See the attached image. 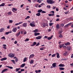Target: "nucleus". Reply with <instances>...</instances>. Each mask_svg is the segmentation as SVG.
Wrapping results in <instances>:
<instances>
[{"label":"nucleus","instance_id":"nucleus-1","mask_svg":"<svg viewBox=\"0 0 73 73\" xmlns=\"http://www.w3.org/2000/svg\"><path fill=\"white\" fill-rule=\"evenodd\" d=\"M46 2L48 4H52L54 3V1H53L52 0H47Z\"/></svg>","mask_w":73,"mask_h":73},{"label":"nucleus","instance_id":"nucleus-2","mask_svg":"<svg viewBox=\"0 0 73 73\" xmlns=\"http://www.w3.org/2000/svg\"><path fill=\"white\" fill-rule=\"evenodd\" d=\"M8 56H9V57L13 58V57H15V54H14L10 53L8 55Z\"/></svg>","mask_w":73,"mask_h":73},{"label":"nucleus","instance_id":"nucleus-3","mask_svg":"<svg viewBox=\"0 0 73 73\" xmlns=\"http://www.w3.org/2000/svg\"><path fill=\"white\" fill-rule=\"evenodd\" d=\"M8 71V69L5 68L2 70V72H1V73H3L4 72H7V71Z\"/></svg>","mask_w":73,"mask_h":73},{"label":"nucleus","instance_id":"nucleus-4","mask_svg":"<svg viewBox=\"0 0 73 73\" xmlns=\"http://www.w3.org/2000/svg\"><path fill=\"white\" fill-rule=\"evenodd\" d=\"M17 31V28L14 27L13 29L12 30L13 32H16Z\"/></svg>","mask_w":73,"mask_h":73},{"label":"nucleus","instance_id":"nucleus-5","mask_svg":"<svg viewBox=\"0 0 73 73\" xmlns=\"http://www.w3.org/2000/svg\"><path fill=\"white\" fill-rule=\"evenodd\" d=\"M42 37V36H38L36 37V40H40V39H41V38Z\"/></svg>","mask_w":73,"mask_h":73},{"label":"nucleus","instance_id":"nucleus-6","mask_svg":"<svg viewBox=\"0 0 73 73\" xmlns=\"http://www.w3.org/2000/svg\"><path fill=\"white\" fill-rule=\"evenodd\" d=\"M27 23H24L23 24V26L24 27H27Z\"/></svg>","mask_w":73,"mask_h":73},{"label":"nucleus","instance_id":"nucleus-7","mask_svg":"<svg viewBox=\"0 0 73 73\" xmlns=\"http://www.w3.org/2000/svg\"><path fill=\"white\" fill-rule=\"evenodd\" d=\"M57 63H54L52 64V66L54 68H56V64Z\"/></svg>","mask_w":73,"mask_h":73},{"label":"nucleus","instance_id":"nucleus-8","mask_svg":"<svg viewBox=\"0 0 73 73\" xmlns=\"http://www.w3.org/2000/svg\"><path fill=\"white\" fill-rule=\"evenodd\" d=\"M30 25L31 27H36V25H35L34 24H33L32 23H30Z\"/></svg>","mask_w":73,"mask_h":73},{"label":"nucleus","instance_id":"nucleus-9","mask_svg":"<svg viewBox=\"0 0 73 73\" xmlns=\"http://www.w3.org/2000/svg\"><path fill=\"white\" fill-rule=\"evenodd\" d=\"M35 56V55L34 54L31 55L29 57V59H30L31 58H33V57Z\"/></svg>","mask_w":73,"mask_h":73},{"label":"nucleus","instance_id":"nucleus-10","mask_svg":"<svg viewBox=\"0 0 73 73\" xmlns=\"http://www.w3.org/2000/svg\"><path fill=\"white\" fill-rule=\"evenodd\" d=\"M7 59V58H2L1 59V61H4V60H6Z\"/></svg>","mask_w":73,"mask_h":73},{"label":"nucleus","instance_id":"nucleus-11","mask_svg":"<svg viewBox=\"0 0 73 73\" xmlns=\"http://www.w3.org/2000/svg\"><path fill=\"white\" fill-rule=\"evenodd\" d=\"M53 36L52 35L50 37H48V38H47L48 40H51Z\"/></svg>","mask_w":73,"mask_h":73},{"label":"nucleus","instance_id":"nucleus-12","mask_svg":"<svg viewBox=\"0 0 73 73\" xmlns=\"http://www.w3.org/2000/svg\"><path fill=\"white\" fill-rule=\"evenodd\" d=\"M58 66L59 67H64V64H60L58 65Z\"/></svg>","mask_w":73,"mask_h":73},{"label":"nucleus","instance_id":"nucleus-13","mask_svg":"<svg viewBox=\"0 0 73 73\" xmlns=\"http://www.w3.org/2000/svg\"><path fill=\"white\" fill-rule=\"evenodd\" d=\"M12 33V31H9L8 32H6L5 33V35H8V34L9 33Z\"/></svg>","mask_w":73,"mask_h":73},{"label":"nucleus","instance_id":"nucleus-14","mask_svg":"<svg viewBox=\"0 0 73 73\" xmlns=\"http://www.w3.org/2000/svg\"><path fill=\"white\" fill-rule=\"evenodd\" d=\"M37 44V43L36 42H34L31 45V46H35V45H36Z\"/></svg>","mask_w":73,"mask_h":73},{"label":"nucleus","instance_id":"nucleus-15","mask_svg":"<svg viewBox=\"0 0 73 73\" xmlns=\"http://www.w3.org/2000/svg\"><path fill=\"white\" fill-rule=\"evenodd\" d=\"M25 64L24 63L22 64L21 66V68H23V67H24V66H25Z\"/></svg>","mask_w":73,"mask_h":73},{"label":"nucleus","instance_id":"nucleus-16","mask_svg":"<svg viewBox=\"0 0 73 73\" xmlns=\"http://www.w3.org/2000/svg\"><path fill=\"white\" fill-rule=\"evenodd\" d=\"M3 31H4V28H2L0 30V32H2Z\"/></svg>","mask_w":73,"mask_h":73},{"label":"nucleus","instance_id":"nucleus-17","mask_svg":"<svg viewBox=\"0 0 73 73\" xmlns=\"http://www.w3.org/2000/svg\"><path fill=\"white\" fill-rule=\"evenodd\" d=\"M56 27L57 29H59L60 28V26H59V24H58L56 25Z\"/></svg>","mask_w":73,"mask_h":73},{"label":"nucleus","instance_id":"nucleus-18","mask_svg":"<svg viewBox=\"0 0 73 73\" xmlns=\"http://www.w3.org/2000/svg\"><path fill=\"white\" fill-rule=\"evenodd\" d=\"M5 5V3H3L1 4L0 5V7H4Z\"/></svg>","mask_w":73,"mask_h":73},{"label":"nucleus","instance_id":"nucleus-19","mask_svg":"<svg viewBox=\"0 0 73 73\" xmlns=\"http://www.w3.org/2000/svg\"><path fill=\"white\" fill-rule=\"evenodd\" d=\"M59 69L60 70H64V68L62 67H59Z\"/></svg>","mask_w":73,"mask_h":73},{"label":"nucleus","instance_id":"nucleus-20","mask_svg":"<svg viewBox=\"0 0 73 73\" xmlns=\"http://www.w3.org/2000/svg\"><path fill=\"white\" fill-rule=\"evenodd\" d=\"M13 10L15 11H17V8H13L12 9L13 11Z\"/></svg>","mask_w":73,"mask_h":73},{"label":"nucleus","instance_id":"nucleus-21","mask_svg":"<svg viewBox=\"0 0 73 73\" xmlns=\"http://www.w3.org/2000/svg\"><path fill=\"white\" fill-rule=\"evenodd\" d=\"M57 54V58H60V54H59V53H56Z\"/></svg>","mask_w":73,"mask_h":73},{"label":"nucleus","instance_id":"nucleus-22","mask_svg":"<svg viewBox=\"0 0 73 73\" xmlns=\"http://www.w3.org/2000/svg\"><path fill=\"white\" fill-rule=\"evenodd\" d=\"M54 14L51 13L48 14V16H54Z\"/></svg>","mask_w":73,"mask_h":73},{"label":"nucleus","instance_id":"nucleus-23","mask_svg":"<svg viewBox=\"0 0 73 73\" xmlns=\"http://www.w3.org/2000/svg\"><path fill=\"white\" fill-rule=\"evenodd\" d=\"M67 48L68 50H70V49H71V47H67Z\"/></svg>","mask_w":73,"mask_h":73},{"label":"nucleus","instance_id":"nucleus-24","mask_svg":"<svg viewBox=\"0 0 73 73\" xmlns=\"http://www.w3.org/2000/svg\"><path fill=\"white\" fill-rule=\"evenodd\" d=\"M64 46V44H62L61 45L60 44L59 46V47L60 48H61L62 46Z\"/></svg>","mask_w":73,"mask_h":73},{"label":"nucleus","instance_id":"nucleus-25","mask_svg":"<svg viewBox=\"0 0 73 73\" xmlns=\"http://www.w3.org/2000/svg\"><path fill=\"white\" fill-rule=\"evenodd\" d=\"M20 35V32H19L18 33L16 34V36H18L19 35Z\"/></svg>","mask_w":73,"mask_h":73},{"label":"nucleus","instance_id":"nucleus-26","mask_svg":"<svg viewBox=\"0 0 73 73\" xmlns=\"http://www.w3.org/2000/svg\"><path fill=\"white\" fill-rule=\"evenodd\" d=\"M8 15H10L12 14V12L11 11H9L7 13Z\"/></svg>","mask_w":73,"mask_h":73},{"label":"nucleus","instance_id":"nucleus-27","mask_svg":"<svg viewBox=\"0 0 73 73\" xmlns=\"http://www.w3.org/2000/svg\"><path fill=\"white\" fill-rule=\"evenodd\" d=\"M21 68H16V72H18V71H19V70H20V69Z\"/></svg>","mask_w":73,"mask_h":73},{"label":"nucleus","instance_id":"nucleus-28","mask_svg":"<svg viewBox=\"0 0 73 73\" xmlns=\"http://www.w3.org/2000/svg\"><path fill=\"white\" fill-rule=\"evenodd\" d=\"M6 67H7V68H10V69H13V67H12L7 66Z\"/></svg>","mask_w":73,"mask_h":73},{"label":"nucleus","instance_id":"nucleus-29","mask_svg":"<svg viewBox=\"0 0 73 73\" xmlns=\"http://www.w3.org/2000/svg\"><path fill=\"white\" fill-rule=\"evenodd\" d=\"M65 45L67 46L68 45H70V43L69 42H67L65 44Z\"/></svg>","mask_w":73,"mask_h":73},{"label":"nucleus","instance_id":"nucleus-30","mask_svg":"<svg viewBox=\"0 0 73 73\" xmlns=\"http://www.w3.org/2000/svg\"><path fill=\"white\" fill-rule=\"evenodd\" d=\"M40 13H38L36 14V16H40Z\"/></svg>","mask_w":73,"mask_h":73},{"label":"nucleus","instance_id":"nucleus-31","mask_svg":"<svg viewBox=\"0 0 73 73\" xmlns=\"http://www.w3.org/2000/svg\"><path fill=\"white\" fill-rule=\"evenodd\" d=\"M27 57L25 58L23 60V62H25V61H27Z\"/></svg>","mask_w":73,"mask_h":73},{"label":"nucleus","instance_id":"nucleus-32","mask_svg":"<svg viewBox=\"0 0 73 73\" xmlns=\"http://www.w3.org/2000/svg\"><path fill=\"white\" fill-rule=\"evenodd\" d=\"M42 10L40 9L38 10L37 12H40V13H41V12H42Z\"/></svg>","mask_w":73,"mask_h":73},{"label":"nucleus","instance_id":"nucleus-33","mask_svg":"<svg viewBox=\"0 0 73 73\" xmlns=\"http://www.w3.org/2000/svg\"><path fill=\"white\" fill-rule=\"evenodd\" d=\"M46 8H49V9L50 8V5H48L46 6Z\"/></svg>","mask_w":73,"mask_h":73},{"label":"nucleus","instance_id":"nucleus-34","mask_svg":"<svg viewBox=\"0 0 73 73\" xmlns=\"http://www.w3.org/2000/svg\"><path fill=\"white\" fill-rule=\"evenodd\" d=\"M70 24H68L66 25H65L64 26V27H68V25H70Z\"/></svg>","mask_w":73,"mask_h":73},{"label":"nucleus","instance_id":"nucleus-35","mask_svg":"<svg viewBox=\"0 0 73 73\" xmlns=\"http://www.w3.org/2000/svg\"><path fill=\"white\" fill-rule=\"evenodd\" d=\"M37 2H39V3H40L41 2V0H38L37 1Z\"/></svg>","mask_w":73,"mask_h":73},{"label":"nucleus","instance_id":"nucleus-36","mask_svg":"<svg viewBox=\"0 0 73 73\" xmlns=\"http://www.w3.org/2000/svg\"><path fill=\"white\" fill-rule=\"evenodd\" d=\"M30 17L29 16H27V17L25 18V20H27V19H29Z\"/></svg>","mask_w":73,"mask_h":73},{"label":"nucleus","instance_id":"nucleus-37","mask_svg":"<svg viewBox=\"0 0 73 73\" xmlns=\"http://www.w3.org/2000/svg\"><path fill=\"white\" fill-rule=\"evenodd\" d=\"M33 31L34 32H38V30H37V29H36L35 30H34Z\"/></svg>","mask_w":73,"mask_h":73},{"label":"nucleus","instance_id":"nucleus-38","mask_svg":"<svg viewBox=\"0 0 73 73\" xmlns=\"http://www.w3.org/2000/svg\"><path fill=\"white\" fill-rule=\"evenodd\" d=\"M13 22V21L12 20H9V23H12V22Z\"/></svg>","mask_w":73,"mask_h":73},{"label":"nucleus","instance_id":"nucleus-39","mask_svg":"<svg viewBox=\"0 0 73 73\" xmlns=\"http://www.w3.org/2000/svg\"><path fill=\"white\" fill-rule=\"evenodd\" d=\"M67 54H68V53L66 52L64 53V56H66V55H67Z\"/></svg>","mask_w":73,"mask_h":73},{"label":"nucleus","instance_id":"nucleus-40","mask_svg":"<svg viewBox=\"0 0 73 73\" xmlns=\"http://www.w3.org/2000/svg\"><path fill=\"white\" fill-rule=\"evenodd\" d=\"M40 49L41 50H43L44 49V47L41 48H40Z\"/></svg>","mask_w":73,"mask_h":73},{"label":"nucleus","instance_id":"nucleus-41","mask_svg":"<svg viewBox=\"0 0 73 73\" xmlns=\"http://www.w3.org/2000/svg\"><path fill=\"white\" fill-rule=\"evenodd\" d=\"M53 23H49L50 26H52L53 25Z\"/></svg>","mask_w":73,"mask_h":73},{"label":"nucleus","instance_id":"nucleus-42","mask_svg":"<svg viewBox=\"0 0 73 73\" xmlns=\"http://www.w3.org/2000/svg\"><path fill=\"white\" fill-rule=\"evenodd\" d=\"M56 54H52V57H55V56H56Z\"/></svg>","mask_w":73,"mask_h":73},{"label":"nucleus","instance_id":"nucleus-43","mask_svg":"<svg viewBox=\"0 0 73 73\" xmlns=\"http://www.w3.org/2000/svg\"><path fill=\"white\" fill-rule=\"evenodd\" d=\"M59 37L60 38H61V37H62V35L61 34H60L59 35Z\"/></svg>","mask_w":73,"mask_h":73},{"label":"nucleus","instance_id":"nucleus-44","mask_svg":"<svg viewBox=\"0 0 73 73\" xmlns=\"http://www.w3.org/2000/svg\"><path fill=\"white\" fill-rule=\"evenodd\" d=\"M30 64H33V60H31L30 62Z\"/></svg>","mask_w":73,"mask_h":73},{"label":"nucleus","instance_id":"nucleus-45","mask_svg":"<svg viewBox=\"0 0 73 73\" xmlns=\"http://www.w3.org/2000/svg\"><path fill=\"white\" fill-rule=\"evenodd\" d=\"M42 25L43 26V27H46V24H45V23L43 24Z\"/></svg>","mask_w":73,"mask_h":73},{"label":"nucleus","instance_id":"nucleus-46","mask_svg":"<svg viewBox=\"0 0 73 73\" xmlns=\"http://www.w3.org/2000/svg\"><path fill=\"white\" fill-rule=\"evenodd\" d=\"M1 38L5 40V36H3Z\"/></svg>","mask_w":73,"mask_h":73},{"label":"nucleus","instance_id":"nucleus-47","mask_svg":"<svg viewBox=\"0 0 73 73\" xmlns=\"http://www.w3.org/2000/svg\"><path fill=\"white\" fill-rule=\"evenodd\" d=\"M46 13V11H42V13Z\"/></svg>","mask_w":73,"mask_h":73},{"label":"nucleus","instance_id":"nucleus-48","mask_svg":"<svg viewBox=\"0 0 73 73\" xmlns=\"http://www.w3.org/2000/svg\"><path fill=\"white\" fill-rule=\"evenodd\" d=\"M50 13H52V14H54V11H52L51 12H50Z\"/></svg>","mask_w":73,"mask_h":73},{"label":"nucleus","instance_id":"nucleus-49","mask_svg":"<svg viewBox=\"0 0 73 73\" xmlns=\"http://www.w3.org/2000/svg\"><path fill=\"white\" fill-rule=\"evenodd\" d=\"M40 45V43H38L36 45V46H38Z\"/></svg>","mask_w":73,"mask_h":73},{"label":"nucleus","instance_id":"nucleus-50","mask_svg":"<svg viewBox=\"0 0 73 73\" xmlns=\"http://www.w3.org/2000/svg\"><path fill=\"white\" fill-rule=\"evenodd\" d=\"M29 41V39L26 38L25 40V41Z\"/></svg>","mask_w":73,"mask_h":73},{"label":"nucleus","instance_id":"nucleus-51","mask_svg":"<svg viewBox=\"0 0 73 73\" xmlns=\"http://www.w3.org/2000/svg\"><path fill=\"white\" fill-rule=\"evenodd\" d=\"M64 24H62L61 25V27H64Z\"/></svg>","mask_w":73,"mask_h":73},{"label":"nucleus","instance_id":"nucleus-52","mask_svg":"<svg viewBox=\"0 0 73 73\" xmlns=\"http://www.w3.org/2000/svg\"><path fill=\"white\" fill-rule=\"evenodd\" d=\"M23 5H24L23 4V5H21V7L23 8Z\"/></svg>","mask_w":73,"mask_h":73},{"label":"nucleus","instance_id":"nucleus-53","mask_svg":"<svg viewBox=\"0 0 73 73\" xmlns=\"http://www.w3.org/2000/svg\"><path fill=\"white\" fill-rule=\"evenodd\" d=\"M21 72H23V71H24V70H24V69H22L21 70Z\"/></svg>","mask_w":73,"mask_h":73},{"label":"nucleus","instance_id":"nucleus-54","mask_svg":"<svg viewBox=\"0 0 73 73\" xmlns=\"http://www.w3.org/2000/svg\"><path fill=\"white\" fill-rule=\"evenodd\" d=\"M22 23H23V22H20L18 23L19 24V25L20 24H22Z\"/></svg>","mask_w":73,"mask_h":73},{"label":"nucleus","instance_id":"nucleus-55","mask_svg":"<svg viewBox=\"0 0 73 73\" xmlns=\"http://www.w3.org/2000/svg\"><path fill=\"white\" fill-rule=\"evenodd\" d=\"M15 60L16 62H17V61H18V59L17 58H16Z\"/></svg>","mask_w":73,"mask_h":73},{"label":"nucleus","instance_id":"nucleus-56","mask_svg":"<svg viewBox=\"0 0 73 73\" xmlns=\"http://www.w3.org/2000/svg\"><path fill=\"white\" fill-rule=\"evenodd\" d=\"M37 71H38L39 73H40V72H41V70H37Z\"/></svg>","mask_w":73,"mask_h":73},{"label":"nucleus","instance_id":"nucleus-57","mask_svg":"<svg viewBox=\"0 0 73 73\" xmlns=\"http://www.w3.org/2000/svg\"><path fill=\"white\" fill-rule=\"evenodd\" d=\"M68 12H69V11H68V12H64V13L65 14H68Z\"/></svg>","mask_w":73,"mask_h":73},{"label":"nucleus","instance_id":"nucleus-58","mask_svg":"<svg viewBox=\"0 0 73 73\" xmlns=\"http://www.w3.org/2000/svg\"><path fill=\"white\" fill-rule=\"evenodd\" d=\"M17 41H15V42H14V44H17Z\"/></svg>","mask_w":73,"mask_h":73},{"label":"nucleus","instance_id":"nucleus-59","mask_svg":"<svg viewBox=\"0 0 73 73\" xmlns=\"http://www.w3.org/2000/svg\"><path fill=\"white\" fill-rule=\"evenodd\" d=\"M56 8V7L53 6L52 7V9H54Z\"/></svg>","mask_w":73,"mask_h":73},{"label":"nucleus","instance_id":"nucleus-60","mask_svg":"<svg viewBox=\"0 0 73 73\" xmlns=\"http://www.w3.org/2000/svg\"><path fill=\"white\" fill-rule=\"evenodd\" d=\"M56 11H58V9L56 8Z\"/></svg>","mask_w":73,"mask_h":73},{"label":"nucleus","instance_id":"nucleus-61","mask_svg":"<svg viewBox=\"0 0 73 73\" xmlns=\"http://www.w3.org/2000/svg\"><path fill=\"white\" fill-rule=\"evenodd\" d=\"M27 34V31H25L24 33V35H26Z\"/></svg>","mask_w":73,"mask_h":73},{"label":"nucleus","instance_id":"nucleus-62","mask_svg":"<svg viewBox=\"0 0 73 73\" xmlns=\"http://www.w3.org/2000/svg\"><path fill=\"white\" fill-rule=\"evenodd\" d=\"M44 38H48V37H47V36H45L44 37Z\"/></svg>","mask_w":73,"mask_h":73},{"label":"nucleus","instance_id":"nucleus-63","mask_svg":"<svg viewBox=\"0 0 73 73\" xmlns=\"http://www.w3.org/2000/svg\"><path fill=\"white\" fill-rule=\"evenodd\" d=\"M34 35H35V36H37V33H35L34 34Z\"/></svg>","mask_w":73,"mask_h":73},{"label":"nucleus","instance_id":"nucleus-64","mask_svg":"<svg viewBox=\"0 0 73 73\" xmlns=\"http://www.w3.org/2000/svg\"><path fill=\"white\" fill-rule=\"evenodd\" d=\"M70 65L71 66H73V64H70Z\"/></svg>","mask_w":73,"mask_h":73}]
</instances>
